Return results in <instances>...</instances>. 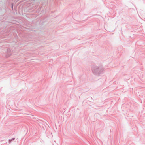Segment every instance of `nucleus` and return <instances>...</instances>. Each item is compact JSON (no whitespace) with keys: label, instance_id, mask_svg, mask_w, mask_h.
Wrapping results in <instances>:
<instances>
[{"label":"nucleus","instance_id":"1","mask_svg":"<svg viewBox=\"0 0 145 145\" xmlns=\"http://www.w3.org/2000/svg\"><path fill=\"white\" fill-rule=\"evenodd\" d=\"M92 71L93 74L97 76H99L103 73L105 69L101 65H93L91 66Z\"/></svg>","mask_w":145,"mask_h":145},{"label":"nucleus","instance_id":"2","mask_svg":"<svg viewBox=\"0 0 145 145\" xmlns=\"http://www.w3.org/2000/svg\"><path fill=\"white\" fill-rule=\"evenodd\" d=\"M28 38H29L28 40H32L33 39L32 37H31V35L30 34L28 35Z\"/></svg>","mask_w":145,"mask_h":145},{"label":"nucleus","instance_id":"3","mask_svg":"<svg viewBox=\"0 0 145 145\" xmlns=\"http://www.w3.org/2000/svg\"><path fill=\"white\" fill-rule=\"evenodd\" d=\"M15 138H12L11 139H9L8 140V142L9 143H10L12 141L14 140H15Z\"/></svg>","mask_w":145,"mask_h":145},{"label":"nucleus","instance_id":"4","mask_svg":"<svg viewBox=\"0 0 145 145\" xmlns=\"http://www.w3.org/2000/svg\"><path fill=\"white\" fill-rule=\"evenodd\" d=\"M11 8H12V10H13V5H12V7H11Z\"/></svg>","mask_w":145,"mask_h":145},{"label":"nucleus","instance_id":"5","mask_svg":"<svg viewBox=\"0 0 145 145\" xmlns=\"http://www.w3.org/2000/svg\"><path fill=\"white\" fill-rule=\"evenodd\" d=\"M11 55V54H9V56Z\"/></svg>","mask_w":145,"mask_h":145}]
</instances>
